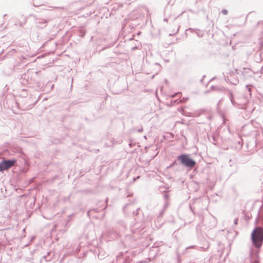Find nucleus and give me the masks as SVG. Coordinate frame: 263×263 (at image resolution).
<instances>
[{"mask_svg":"<svg viewBox=\"0 0 263 263\" xmlns=\"http://www.w3.org/2000/svg\"><path fill=\"white\" fill-rule=\"evenodd\" d=\"M178 159L180 160L181 163L189 167H193L195 165V161L191 159L188 155H182L178 157Z\"/></svg>","mask_w":263,"mask_h":263,"instance_id":"obj_2","label":"nucleus"},{"mask_svg":"<svg viewBox=\"0 0 263 263\" xmlns=\"http://www.w3.org/2000/svg\"><path fill=\"white\" fill-rule=\"evenodd\" d=\"M251 238L253 245L256 248H260L263 243V228L256 227L252 232Z\"/></svg>","mask_w":263,"mask_h":263,"instance_id":"obj_1","label":"nucleus"},{"mask_svg":"<svg viewBox=\"0 0 263 263\" xmlns=\"http://www.w3.org/2000/svg\"><path fill=\"white\" fill-rule=\"evenodd\" d=\"M164 197L166 199H167L168 198V195L167 194H164Z\"/></svg>","mask_w":263,"mask_h":263,"instance_id":"obj_4","label":"nucleus"},{"mask_svg":"<svg viewBox=\"0 0 263 263\" xmlns=\"http://www.w3.org/2000/svg\"><path fill=\"white\" fill-rule=\"evenodd\" d=\"M237 222H238V219L236 218V219H235V222H234L235 224H237Z\"/></svg>","mask_w":263,"mask_h":263,"instance_id":"obj_5","label":"nucleus"},{"mask_svg":"<svg viewBox=\"0 0 263 263\" xmlns=\"http://www.w3.org/2000/svg\"><path fill=\"white\" fill-rule=\"evenodd\" d=\"M15 159L4 160L0 162V172L8 170L14 166L16 163Z\"/></svg>","mask_w":263,"mask_h":263,"instance_id":"obj_3","label":"nucleus"}]
</instances>
